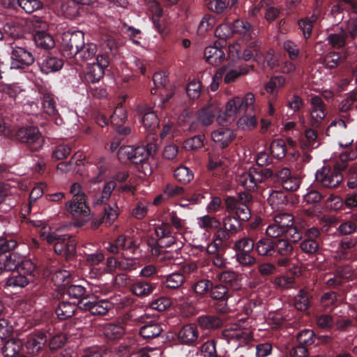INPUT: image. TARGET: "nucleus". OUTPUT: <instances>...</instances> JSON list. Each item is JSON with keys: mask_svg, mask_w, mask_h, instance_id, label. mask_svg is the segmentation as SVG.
<instances>
[{"mask_svg": "<svg viewBox=\"0 0 357 357\" xmlns=\"http://www.w3.org/2000/svg\"><path fill=\"white\" fill-rule=\"evenodd\" d=\"M158 283L151 278H138L134 280L130 287V292L139 298L150 296L157 289Z\"/></svg>", "mask_w": 357, "mask_h": 357, "instance_id": "nucleus-18", "label": "nucleus"}, {"mask_svg": "<svg viewBox=\"0 0 357 357\" xmlns=\"http://www.w3.org/2000/svg\"><path fill=\"white\" fill-rule=\"evenodd\" d=\"M38 65L41 73L48 75L60 70L63 66V61L49 52L43 56L41 61L38 62Z\"/></svg>", "mask_w": 357, "mask_h": 357, "instance_id": "nucleus-23", "label": "nucleus"}, {"mask_svg": "<svg viewBox=\"0 0 357 357\" xmlns=\"http://www.w3.org/2000/svg\"><path fill=\"white\" fill-rule=\"evenodd\" d=\"M347 165L336 163L333 168L323 167L316 174L317 181L326 188H335L337 187L343 179L341 170L344 169Z\"/></svg>", "mask_w": 357, "mask_h": 357, "instance_id": "nucleus-10", "label": "nucleus"}, {"mask_svg": "<svg viewBox=\"0 0 357 357\" xmlns=\"http://www.w3.org/2000/svg\"><path fill=\"white\" fill-rule=\"evenodd\" d=\"M26 31L25 23L15 20L7 22L3 25V34L6 33L13 38H22Z\"/></svg>", "mask_w": 357, "mask_h": 357, "instance_id": "nucleus-31", "label": "nucleus"}, {"mask_svg": "<svg viewBox=\"0 0 357 357\" xmlns=\"http://www.w3.org/2000/svg\"><path fill=\"white\" fill-rule=\"evenodd\" d=\"M156 237L148 236L146 241L151 255H158L160 247H170L176 243L172 235V226L169 223L162 222L155 227Z\"/></svg>", "mask_w": 357, "mask_h": 357, "instance_id": "nucleus-8", "label": "nucleus"}, {"mask_svg": "<svg viewBox=\"0 0 357 357\" xmlns=\"http://www.w3.org/2000/svg\"><path fill=\"white\" fill-rule=\"evenodd\" d=\"M127 118L126 108L122 105H120L115 108L113 114L110 116V123L114 127L124 125Z\"/></svg>", "mask_w": 357, "mask_h": 357, "instance_id": "nucleus-49", "label": "nucleus"}, {"mask_svg": "<svg viewBox=\"0 0 357 357\" xmlns=\"http://www.w3.org/2000/svg\"><path fill=\"white\" fill-rule=\"evenodd\" d=\"M238 126L242 129H252L257 126V121L255 114H248L239 117L237 121Z\"/></svg>", "mask_w": 357, "mask_h": 357, "instance_id": "nucleus-63", "label": "nucleus"}, {"mask_svg": "<svg viewBox=\"0 0 357 357\" xmlns=\"http://www.w3.org/2000/svg\"><path fill=\"white\" fill-rule=\"evenodd\" d=\"M116 244L119 247L120 250L132 252L137 248L134 241L124 235H120L116 238Z\"/></svg>", "mask_w": 357, "mask_h": 357, "instance_id": "nucleus-60", "label": "nucleus"}, {"mask_svg": "<svg viewBox=\"0 0 357 357\" xmlns=\"http://www.w3.org/2000/svg\"><path fill=\"white\" fill-rule=\"evenodd\" d=\"M70 192L73 199L65 204L66 211L75 220L76 226H83L90 218V208L86 204V195L82 190L81 185L74 183L70 186Z\"/></svg>", "mask_w": 357, "mask_h": 357, "instance_id": "nucleus-3", "label": "nucleus"}, {"mask_svg": "<svg viewBox=\"0 0 357 357\" xmlns=\"http://www.w3.org/2000/svg\"><path fill=\"white\" fill-rule=\"evenodd\" d=\"M10 135L12 140L22 144L30 152L39 151L45 144V138L37 126H15Z\"/></svg>", "mask_w": 357, "mask_h": 357, "instance_id": "nucleus-4", "label": "nucleus"}, {"mask_svg": "<svg viewBox=\"0 0 357 357\" xmlns=\"http://www.w3.org/2000/svg\"><path fill=\"white\" fill-rule=\"evenodd\" d=\"M232 33L239 34L244 40L248 41L252 38L255 33L252 25L243 20H236L230 25Z\"/></svg>", "mask_w": 357, "mask_h": 357, "instance_id": "nucleus-32", "label": "nucleus"}, {"mask_svg": "<svg viewBox=\"0 0 357 357\" xmlns=\"http://www.w3.org/2000/svg\"><path fill=\"white\" fill-rule=\"evenodd\" d=\"M210 296L213 300L216 301L215 303V309L219 313H227L229 310L227 302L229 297L228 287L219 284L216 285L212 284L210 289Z\"/></svg>", "mask_w": 357, "mask_h": 357, "instance_id": "nucleus-15", "label": "nucleus"}, {"mask_svg": "<svg viewBox=\"0 0 357 357\" xmlns=\"http://www.w3.org/2000/svg\"><path fill=\"white\" fill-rule=\"evenodd\" d=\"M103 333L108 340H114L121 338L125 331L121 325L109 323L104 327Z\"/></svg>", "mask_w": 357, "mask_h": 357, "instance_id": "nucleus-46", "label": "nucleus"}, {"mask_svg": "<svg viewBox=\"0 0 357 357\" xmlns=\"http://www.w3.org/2000/svg\"><path fill=\"white\" fill-rule=\"evenodd\" d=\"M314 337L313 331L305 329L297 335V341L299 344L308 347L314 343Z\"/></svg>", "mask_w": 357, "mask_h": 357, "instance_id": "nucleus-58", "label": "nucleus"}, {"mask_svg": "<svg viewBox=\"0 0 357 357\" xmlns=\"http://www.w3.org/2000/svg\"><path fill=\"white\" fill-rule=\"evenodd\" d=\"M23 349V342L20 339H10L7 340L3 348L2 354L4 357H24L21 354Z\"/></svg>", "mask_w": 357, "mask_h": 357, "instance_id": "nucleus-34", "label": "nucleus"}, {"mask_svg": "<svg viewBox=\"0 0 357 357\" xmlns=\"http://www.w3.org/2000/svg\"><path fill=\"white\" fill-rule=\"evenodd\" d=\"M83 305L82 310L89 311L93 315H105L114 307V303L108 299H98L96 297H89Z\"/></svg>", "mask_w": 357, "mask_h": 357, "instance_id": "nucleus-17", "label": "nucleus"}, {"mask_svg": "<svg viewBox=\"0 0 357 357\" xmlns=\"http://www.w3.org/2000/svg\"><path fill=\"white\" fill-rule=\"evenodd\" d=\"M237 0H205L207 8L217 14H222L229 7L234 6Z\"/></svg>", "mask_w": 357, "mask_h": 357, "instance_id": "nucleus-36", "label": "nucleus"}, {"mask_svg": "<svg viewBox=\"0 0 357 357\" xmlns=\"http://www.w3.org/2000/svg\"><path fill=\"white\" fill-rule=\"evenodd\" d=\"M197 222L199 227L204 229L206 231L215 229L221 225L220 222L216 218L209 215L198 218Z\"/></svg>", "mask_w": 357, "mask_h": 357, "instance_id": "nucleus-50", "label": "nucleus"}, {"mask_svg": "<svg viewBox=\"0 0 357 357\" xmlns=\"http://www.w3.org/2000/svg\"><path fill=\"white\" fill-rule=\"evenodd\" d=\"M16 268L8 270L10 273L6 279V285L13 289L24 288L32 282L36 275V266L31 259L15 260Z\"/></svg>", "mask_w": 357, "mask_h": 357, "instance_id": "nucleus-5", "label": "nucleus"}, {"mask_svg": "<svg viewBox=\"0 0 357 357\" xmlns=\"http://www.w3.org/2000/svg\"><path fill=\"white\" fill-rule=\"evenodd\" d=\"M252 68V66L247 64L239 66L227 72L224 77V82L227 84L234 82L241 75H246Z\"/></svg>", "mask_w": 357, "mask_h": 357, "instance_id": "nucleus-43", "label": "nucleus"}, {"mask_svg": "<svg viewBox=\"0 0 357 357\" xmlns=\"http://www.w3.org/2000/svg\"><path fill=\"white\" fill-rule=\"evenodd\" d=\"M255 100V96L252 93H247L243 97H234L227 102L222 114L220 113L217 105L208 103L197 111V120L203 126H208L213 123L218 115L217 120L219 123H231L246 111L253 110Z\"/></svg>", "mask_w": 357, "mask_h": 357, "instance_id": "nucleus-1", "label": "nucleus"}, {"mask_svg": "<svg viewBox=\"0 0 357 357\" xmlns=\"http://www.w3.org/2000/svg\"><path fill=\"white\" fill-rule=\"evenodd\" d=\"M269 150L273 158L281 159L286 155V144L283 139H279L271 142Z\"/></svg>", "mask_w": 357, "mask_h": 357, "instance_id": "nucleus-51", "label": "nucleus"}, {"mask_svg": "<svg viewBox=\"0 0 357 357\" xmlns=\"http://www.w3.org/2000/svg\"><path fill=\"white\" fill-rule=\"evenodd\" d=\"M10 62L13 69L21 70L31 66L35 57L30 50L15 44L10 45Z\"/></svg>", "mask_w": 357, "mask_h": 357, "instance_id": "nucleus-11", "label": "nucleus"}, {"mask_svg": "<svg viewBox=\"0 0 357 357\" xmlns=\"http://www.w3.org/2000/svg\"><path fill=\"white\" fill-rule=\"evenodd\" d=\"M84 33L82 31L64 32L62 35L61 52L69 61L84 45Z\"/></svg>", "mask_w": 357, "mask_h": 357, "instance_id": "nucleus-9", "label": "nucleus"}, {"mask_svg": "<svg viewBox=\"0 0 357 357\" xmlns=\"http://www.w3.org/2000/svg\"><path fill=\"white\" fill-rule=\"evenodd\" d=\"M258 167L250 169L248 172H244L238 176V185L248 192L255 190H265L268 187V154L261 153L257 158Z\"/></svg>", "mask_w": 357, "mask_h": 357, "instance_id": "nucleus-2", "label": "nucleus"}, {"mask_svg": "<svg viewBox=\"0 0 357 357\" xmlns=\"http://www.w3.org/2000/svg\"><path fill=\"white\" fill-rule=\"evenodd\" d=\"M216 342L215 340H210L202 345L201 352L204 357H219L216 351Z\"/></svg>", "mask_w": 357, "mask_h": 357, "instance_id": "nucleus-64", "label": "nucleus"}, {"mask_svg": "<svg viewBox=\"0 0 357 357\" xmlns=\"http://www.w3.org/2000/svg\"><path fill=\"white\" fill-rule=\"evenodd\" d=\"M185 280V277L182 273H173L167 275L162 281V289L169 294L171 290L179 289Z\"/></svg>", "mask_w": 357, "mask_h": 357, "instance_id": "nucleus-29", "label": "nucleus"}, {"mask_svg": "<svg viewBox=\"0 0 357 357\" xmlns=\"http://www.w3.org/2000/svg\"><path fill=\"white\" fill-rule=\"evenodd\" d=\"M225 206L226 211L232 213L243 223L248 221L251 218V211L248 205L241 204L234 197H226L225 199Z\"/></svg>", "mask_w": 357, "mask_h": 357, "instance_id": "nucleus-16", "label": "nucleus"}, {"mask_svg": "<svg viewBox=\"0 0 357 357\" xmlns=\"http://www.w3.org/2000/svg\"><path fill=\"white\" fill-rule=\"evenodd\" d=\"M78 307V305L73 301H61L55 309V313L60 320H66L72 317Z\"/></svg>", "mask_w": 357, "mask_h": 357, "instance_id": "nucleus-35", "label": "nucleus"}, {"mask_svg": "<svg viewBox=\"0 0 357 357\" xmlns=\"http://www.w3.org/2000/svg\"><path fill=\"white\" fill-rule=\"evenodd\" d=\"M97 45L93 43H84V45L80 47L76 55L68 61L70 65H79L81 66L82 62L87 61L89 60L93 59L96 61V58L98 55L97 53Z\"/></svg>", "mask_w": 357, "mask_h": 357, "instance_id": "nucleus-22", "label": "nucleus"}, {"mask_svg": "<svg viewBox=\"0 0 357 357\" xmlns=\"http://www.w3.org/2000/svg\"><path fill=\"white\" fill-rule=\"evenodd\" d=\"M293 248L287 240L279 237H269V255H290Z\"/></svg>", "mask_w": 357, "mask_h": 357, "instance_id": "nucleus-26", "label": "nucleus"}, {"mask_svg": "<svg viewBox=\"0 0 357 357\" xmlns=\"http://www.w3.org/2000/svg\"><path fill=\"white\" fill-rule=\"evenodd\" d=\"M294 216L287 213L274 215L273 223L269 225V237H280L294 225Z\"/></svg>", "mask_w": 357, "mask_h": 357, "instance_id": "nucleus-13", "label": "nucleus"}, {"mask_svg": "<svg viewBox=\"0 0 357 357\" xmlns=\"http://www.w3.org/2000/svg\"><path fill=\"white\" fill-rule=\"evenodd\" d=\"M243 222L234 215H228L222 220L223 227L231 235L236 234L243 229Z\"/></svg>", "mask_w": 357, "mask_h": 357, "instance_id": "nucleus-41", "label": "nucleus"}, {"mask_svg": "<svg viewBox=\"0 0 357 357\" xmlns=\"http://www.w3.org/2000/svg\"><path fill=\"white\" fill-rule=\"evenodd\" d=\"M199 326L204 330H215L223 325V320L215 314H203L197 317Z\"/></svg>", "mask_w": 357, "mask_h": 357, "instance_id": "nucleus-33", "label": "nucleus"}, {"mask_svg": "<svg viewBox=\"0 0 357 357\" xmlns=\"http://www.w3.org/2000/svg\"><path fill=\"white\" fill-rule=\"evenodd\" d=\"M174 176L178 182L185 185L192 181L194 174L190 169L185 166L181 165L174 170Z\"/></svg>", "mask_w": 357, "mask_h": 357, "instance_id": "nucleus-44", "label": "nucleus"}, {"mask_svg": "<svg viewBox=\"0 0 357 357\" xmlns=\"http://www.w3.org/2000/svg\"><path fill=\"white\" fill-rule=\"evenodd\" d=\"M67 337L63 333H57L49 340V347L52 351H56L64 346L66 343Z\"/></svg>", "mask_w": 357, "mask_h": 357, "instance_id": "nucleus-61", "label": "nucleus"}, {"mask_svg": "<svg viewBox=\"0 0 357 357\" xmlns=\"http://www.w3.org/2000/svg\"><path fill=\"white\" fill-rule=\"evenodd\" d=\"M162 331V328L158 323L151 322L140 328L139 335L144 339H153L158 337Z\"/></svg>", "mask_w": 357, "mask_h": 357, "instance_id": "nucleus-39", "label": "nucleus"}, {"mask_svg": "<svg viewBox=\"0 0 357 357\" xmlns=\"http://www.w3.org/2000/svg\"><path fill=\"white\" fill-rule=\"evenodd\" d=\"M36 45L44 50H50L54 47L55 42L53 37L48 33H33Z\"/></svg>", "mask_w": 357, "mask_h": 357, "instance_id": "nucleus-40", "label": "nucleus"}, {"mask_svg": "<svg viewBox=\"0 0 357 357\" xmlns=\"http://www.w3.org/2000/svg\"><path fill=\"white\" fill-rule=\"evenodd\" d=\"M42 105L43 111L45 114L52 117H56L59 116L55 98L52 93L45 92L43 94Z\"/></svg>", "mask_w": 357, "mask_h": 357, "instance_id": "nucleus-38", "label": "nucleus"}, {"mask_svg": "<svg viewBox=\"0 0 357 357\" xmlns=\"http://www.w3.org/2000/svg\"><path fill=\"white\" fill-rule=\"evenodd\" d=\"M77 241L75 236L69 234L61 235V238L54 243L55 252L70 259L76 256Z\"/></svg>", "mask_w": 357, "mask_h": 357, "instance_id": "nucleus-12", "label": "nucleus"}, {"mask_svg": "<svg viewBox=\"0 0 357 357\" xmlns=\"http://www.w3.org/2000/svg\"><path fill=\"white\" fill-rule=\"evenodd\" d=\"M291 171L287 167H282L275 171L269 169V182L282 186L284 182L290 176Z\"/></svg>", "mask_w": 357, "mask_h": 357, "instance_id": "nucleus-42", "label": "nucleus"}, {"mask_svg": "<svg viewBox=\"0 0 357 357\" xmlns=\"http://www.w3.org/2000/svg\"><path fill=\"white\" fill-rule=\"evenodd\" d=\"M17 245V241L13 236L9 235H4L0 236V255H6V253H10V251L14 250Z\"/></svg>", "mask_w": 357, "mask_h": 357, "instance_id": "nucleus-52", "label": "nucleus"}, {"mask_svg": "<svg viewBox=\"0 0 357 357\" xmlns=\"http://www.w3.org/2000/svg\"><path fill=\"white\" fill-rule=\"evenodd\" d=\"M310 305V301L307 292L304 289H301L299 294L295 298V307L300 311H306Z\"/></svg>", "mask_w": 357, "mask_h": 357, "instance_id": "nucleus-59", "label": "nucleus"}, {"mask_svg": "<svg viewBox=\"0 0 357 357\" xmlns=\"http://www.w3.org/2000/svg\"><path fill=\"white\" fill-rule=\"evenodd\" d=\"M205 135L199 134L185 140L183 146L187 150L195 151L201 149L204 144Z\"/></svg>", "mask_w": 357, "mask_h": 357, "instance_id": "nucleus-53", "label": "nucleus"}, {"mask_svg": "<svg viewBox=\"0 0 357 357\" xmlns=\"http://www.w3.org/2000/svg\"><path fill=\"white\" fill-rule=\"evenodd\" d=\"M213 142L221 149L227 147L235 137L234 131L227 128L222 127L211 133Z\"/></svg>", "mask_w": 357, "mask_h": 357, "instance_id": "nucleus-28", "label": "nucleus"}, {"mask_svg": "<svg viewBox=\"0 0 357 357\" xmlns=\"http://www.w3.org/2000/svg\"><path fill=\"white\" fill-rule=\"evenodd\" d=\"M136 111L146 130L152 132L158 128L159 119L151 107L147 105H139L137 106Z\"/></svg>", "mask_w": 357, "mask_h": 357, "instance_id": "nucleus-19", "label": "nucleus"}, {"mask_svg": "<svg viewBox=\"0 0 357 357\" xmlns=\"http://www.w3.org/2000/svg\"><path fill=\"white\" fill-rule=\"evenodd\" d=\"M199 333L197 326L188 324L183 326L176 334L177 340L181 344L194 346L197 342Z\"/></svg>", "mask_w": 357, "mask_h": 357, "instance_id": "nucleus-20", "label": "nucleus"}, {"mask_svg": "<svg viewBox=\"0 0 357 357\" xmlns=\"http://www.w3.org/2000/svg\"><path fill=\"white\" fill-rule=\"evenodd\" d=\"M157 146L155 143H147L146 145L133 146L132 163L139 165L149 157H153L157 152Z\"/></svg>", "mask_w": 357, "mask_h": 357, "instance_id": "nucleus-25", "label": "nucleus"}, {"mask_svg": "<svg viewBox=\"0 0 357 357\" xmlns=\"http://www.w3.org/2000/svg\"><path fill=\"white\" fill-rule=\"evenodd\" d=\"M16 257L14 254L0 255V275L3 271H8L16 268Z\"/></svg>", "mask_w": 357, "mask_h": 357, "instance_id": "nucleus-55", "label": "nucleus"}, {"mask_svg": "<svg viewBox=\"0 0 357 357\" xmlns=\"http://www.w3.org/2000/svg\"><path fill=\"white\" fill-rule=\"evenodd\" d=\"M117 187L114 180H109L105 182L101 190V194L97 197L95 201L96 205H104V211L100 218V224H105L107 226L111 225L118 218V206L116 203L112 204H107L112 196V192Z\"/></svg>", "mask_w": 357, "mask_h": 357, "instance_id": "nucleus-6", "label": "nucleus"}, {"mask_svg": "<svg viewBox=\"0 0 357 357\" xmlns=\"http://www.w3.org/2000/svg\"><path fill=\"white\" fill-rule=\"evenodd\" d=\"M260 45L258 41L250 42L243 52L236 50L237 56L242 58L245 61L252 59L259 63H261L263 66H264L266 57L261 51Z\"/></svg>", "mask_w": 357, "mask_h": 357, "instance_id": "nucleus-21", "label": "nucleus"}, {"mask_svg": "<svg viewBox=\"0 0 357 357\" xmlns=\"http://www.w3.org/2000/svg\"><path fill=\"white\" fill-rule=\"evenodd\" d=\"M326 105L320 96H315L310 99V124L313 128H319L326 117Z\"/></svg>", "mask_w": 357, "mask_h": 357, "instance_id": "nucleus-14", "label": "nucleus"}, {"mask_svg": "<svg viewBox=\"0 0 357 357\" xmlns=\"http://www.w3.org/2000/svg\"><path fill=\"white\" fill-rule=\"evenodd\" d=\"M219 281L225 283L231 288L237 289L240 285L241 275L236 271L227 270L222 271L217 275Z\"/></svg>", "mask_w": 357, "mask_h": 357, "instance_id": "nucleus-37", "label": "nucleus"}, {"mask_svg": "<svg viewBox=\"0 0 357 357\" xmlns=\"http://www.w3.org/2000/svg\"><path fill=\"white\" fill-rule=\"evenodd\" d=\"M347 33L341 31L337 33H332L328 36V41L330 45L334 48H341L346 44Z\"/></svg>", "mask_w": 357, "mask_h": 357, "instance_id": "nucleus-56", "label": "nucleus"}, {"mask_svg": "<svg viewBox=\"0 0 357 357\" xmlns=\"http://www.w3.org/2000/svg\"><path fill=\"white\" fill-rule=\"evenodd\" d=\"M18 8H20L26 13L31 14L43 7L40 0H19Z\"/></svg>", "mask_w": 357, "mask_h": 357, "instance_id": "nucleus-54", "label": "nucleus"}, {"mask_svg": "<svg viewBox=\"0 0 357 357\" xmlns=\"http://www.w3.org/2000/svg\"><path fill=\"white\" fill-rule=\"evenodd\" d=\"M47 337L44 331L35 330L27 337L25 346L31 353L37 352L46 344Z\"/></svg>", "mask_w": 357, "mask_h": 357, "instance_id": "nucleus-27", "label": "nucleus"}, {"mask_svg": "<svg viewBox=\"0 0 357 357\" xmlns=\"http://www.w3.org/2000/svg\"><path fill=\"white\" fill-rule=\"evenodd\" d=\"M112 51V47H109V51H106L105 54H98L96 61L87 64L82 77V81L86 84H95L102 78L105 74L104 70L109 66L113 56Z\"/></svg>", "mask_w": 357, "mask_h": 357, "instance_id": "nucleus-7", "label": "nucleus"}, {"mask_svg": "<svg viewBox=\"0 0 357 357\" xmlns=\"http://www.w3.org/2000/svg\"><path fill=\"white\" fill-rule=\"evenodd\" d=\"M286 202V195L282 190H272L269 194V204L273 208H278Z\"/></svg>", "mask_w": 357, "mask_h": 357, "instance_id": "nucleus-57", "label": "nucleus"}, {"mask_svg": "<svg viewBox=\"0 0 357 357\" xmlns=\"http://www.w3.org/2000/svg\"><path fill=\"white\" fill-rule=\"evenodd\" d=\"M82 7L77 1L69 0L62 5V10L68 17L74 18L82 15Z\"/></svg>", "mask_w": 357, "mask_h": 357, "instance_id": "nucleus-47", "label": "nucleus"}, {"mask_svg": "<svg viewBox=\"0 0 357 357\" xmlns=\"http://www.w3.org/2000/svg\"><path fill=\"white\" fill-rule=\"evenodd\" d=\"M204 57L206 61L211 65L218 66L220 65L225 59L224 48L218 47L215 44L213 46L206 47L204 50Z\"/></svg>", "mask_w": 357, "mask_h": 357, "instance_id": "nucleus-30", "label": "nucleus"}, {"mask_svg": "<svg viewBox=\"0 0 357 357\" xmlns=\"http://www.w3.org/2000/svg\"><path fill=\"white\" fill-rule=\"evenodd\" d=\"M71 274L66 270H58L52 277L54 284L58 287H66L70 282Z\"/></svg>", "mask_w": 357, "mask_h": 357, "instance_id": "nucleus-48", "label": "nucleus"}, {"mask_svg": "<svg viewBox=\"0 0 357 357\" xmlns=\"http://www.w3.org/2000/svg\"><path fill=\"white\" fill-rule=\"evenodd\" d=\"M202 84L195 79L190 81L186 86V93L189 98L197 99L201 94Z\"/></svg>", "mask_w": 357, "mask_h": 357, "instance_id": "nucleus-62", "label": "nucleus"}, {"mask_svg": "<svg viewBox=\"0 0 357 357\" xmlns=\"http://www.w3.org/2000/svg\"><path fill=\"white\" fill-rule=\"evenodd\" d=\"M285 84L286 79L282 75L272 76L269 79V95L277 99L279 91L283 89Z\"/></svg>", "mask_w": 357, "mask_h": 357, "instance_id": "nucleus-45", "label": "nucleus"}, {"mask_svg": "<svg viewBox=\"0 0 357 357\" xmlns=\"http://www.w3.org/2000/svg\"><path fill=\"white\" fill-rule=\"evenodd\" d=\"M64 294H66L69 298L73 299V302L78 305V307L82 310L84 304L89 298L86 288L79 284H70L64 289Z\"/></svg>", "mask_w": 357, "mask_h": 357, "instance_id": "nucleus-24", "label": "nucleus"}]
</instances>
